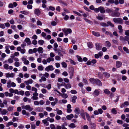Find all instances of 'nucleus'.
Returning a JSON list of instances; mask_svg holds the SVG:
<instances>
[{"label":"nucleus","mask_w":129,"mask_h":129,"mask_svg":"<svg viewBox=\"0 0 129 129\" xmlns=\"http://www.w3.org/2000/svg\"><path fill=\"white\" fill-rule=\"evenodd\" d=\"M80 112H81V110L79 108L76 107L75 108L74 112L76 114H79Z\"/></svg>","instance_id":"f3484780"},{"label":"nucleus","mask_w":129,"mask_h":129,"mask_svg":"<svg viewBox=\"0 0 129 129\" xmlns=\"http://www.w3.org/2000/svg\"><path fill=\"white\" fill-rule=\"evenodd\" d=\"M38 51L39 53H42L43 52V48L42 47H39L38 48Z\"/></svg>","instance_id":"c9c22d12"},{"label":"nucleus","mask_w":129,"mask_h":129,"mask_svg":"<svg viewBox=\"0 0 129 129\" xmlns=\"http://www.w3.org/2000/svg\"><path fill=\"white\" fill-rule=\"evenodd\" d=\"M107 24H108L109 25H110L111 27H114V25L110 21H108L107 22Z\"/></svg>","instance_id":"a19ab883"},{"label":"nucleus","mask_w":129,"mask_h":129,"mask_svg":"<svg viewBox=\"0 0 129 129\" xmlns=\"http://www.w3.org/2000/svg\"><path fill=\"white\" fill-rule=\"evenodd\" d=\"M33 82V81L31 79L24 81V83L27 85H28L29 84H31Z\"/></svg>","instance_id":"ddd939ff"},{"label":"nucleus","mask_w":129,"mask_h":129,"mask_svg":"<svg viewBox=\"0 0 129 129\" xmlns=\"http://www.w3.org/2000/svg\"><path fill=\"white\" fill-rule=\"evenodd\" d=\"M103 74L107 78H109L110 76V74L107 72H105L103 73Z\"/></svg>","instance_id":"cd10ccee"},{"label":"nucleus","mask_w":129,"mask_h":129,"mask_svg":"<svg viewBox=\"0 0 129 129\" xmlns=\"http://www.w3.org/2000/svg\"><path fill=\"white\" fill-rule=\"evenodd\" d=\"M61 96L64 99H66L68 97V95L66 93H61Z\"/></svg>","instance_id":"c85d7f7f"},{"label":"nucleus","mask_w":129,"mask_h":129,"mask_svg":"<svg viewBox=\"0 0 129 129\" xmlns=\"http://www.w3.org/2000/svg\"><path fill=\"white\" fill-rule=\"evenodd\" d=\"M38 43L39 44L42 45L44 43V41L43 40H41L38 41Z\"/></svg>","instance_id":"09e8293b"},{"label":"nucleus","mask_w":129,"mask_h":129,"mask_svg":"<svg viewBox=\"0 0 129 129\" xmlns=\"http://www.w3.org/2000/svg\"><path fill=\"white\" fill-rule=\"evenodd\" d=\"M104 92L107 94H110V92L107 89H105L104 90Z\"/></svg>","instance_id":"a18cd8bd"},{"label":"nucleus","mask_w":129,"mask_h":129,"mask_svg":"<svg viewBox=\"0 0 129 129\" xmlns=\"http://www.w3.org/2000/svg\"><path fill=\"white\" fill-rule=\"evenodd\" d=\"M6 78L11 77L13 78L14 77V75L13 73L10 74L9 73L6 74Z\"/></svg>","instance_id":"f8f14e48"},{"label":"nucleus","mask_w":129,"mask_h":129,"mask_svg":"<svg viewBox=\"0 0 129 129\" xmlns=\"http://www.w3.org/2000/svg\"><path fill=\"white\" fill-rule=\"evenodd\" d=\"M9 47L10 46L9 45H7L5 47V48L6 49L5 52L8 54H9L10 53V51L9 49Z\"/></svg>","instance_id":"4468645a"},{"label":"nucleus","mask_w":129,"mask_h":129,"mask_svg":"<svg viewBox=\"0 0 129 129\" xmlns=\"http://www.w3.org/2000/svg\"><path fill=\"white\" fill-rule=\"evenodd\" d=\"M70 92L72 94H76L77 93V91L75 90H71Z\"/></svg>","instance_id":"680f3d73"},{"label":"nucleus","mask_w":129,"mask_h":129,"mask_svg":"<svg viewBox=\"0 0 129 129\" xmlns=\"http://www.w3.org/2000/svg\"><path fill=\"white\" fill-rule=\"evenodd\" d=\"M42 122L44 124H46V126H48L49 125V124L48 122L46 119H44L42 120Z\"/></svg>","instance_id":"79ce46f5"},{"label":"nucleus","mask_w":129,"mask_h":129,"mask_svg":"<svg viewBox=\"0 0 129 129\" xmlns=\"http://www.w3.org/2000/svg\"><path fill=\"white\" fill-rule=\"evenodd\" d=\"M20 13H21L22 14H23L26 15H28L29 13L28 12L26 11H22L20 12Z\"/></svg>","instance_id":"72a5a7b5"},{"label":"nucleus","mask_w":129,"mask_h":129,"mask_svg":"<svg viewBox=\"0 0 129 129\" xmlns=\"http://www.w3.org/2000/svg\"><path fill=\"white\" fill-rule=\"evenodd\" d=\"M92 33L93 35L96 37H99L100 36V34L98 32L92 31Z\"/></svg>","instance_id":"5701e85b"},{"label":"nucleus","mask_w":129,"mask_h":129,"mask_svg":"<svg viewBox=\"0 0 129 129\" xmlns=\"http://www.w3.org/2000/svg\"><path fill=\"white\" fill-rule=\"evenodd\" d=\"M105 11L106 12L108 13H110L111 12H113V10L111 9H109L108 8H107L106 9Z\"/></svg>","instance_id":"e433bc0d"},{"label":"nucleus","mask_w":129,"mask_h":129,"mask_svg":"<svg viewBox=\"0 0 129 129\" xmlns=\"http://www.w3.org/2000/svg\"><path fill=\"white\" fill-rule=\"evenodd\" d=\"M112 41L113 44L117 45L118 44V42L117 40L115 39H113L112 40Z\"/></svg>","instance_id":"5fc2aeb1"},{"label":"nucleus","mask_w":129,"mask_h":129,"mask_svg":"<svg viewBox=\"0 0 129 129\" xmlns=\"http://www.w3.org/2000/svg\"><path fill=\"white\" fill-rule=\"evenodd\" d=\"M122 26L121 25H119L118 26V28L119 29V32L120 33H122L123 31V30L122 29Z\"/></svg>","instance_id":"aec40b11"},{"label":"nucleus","mask_w":129,"mask_h":129,"mask_svg":"<svg viewBox=\"0 0 129 129\" xmlns=\"http://www.w3.org/2000/svg\"><path fill=\"white\" fill-rule=\"evenodd\" d=\"M85 114L87 120L89 122H91V119L89 114L86 112H85Z\"/></svg>","instance_id":"f704fd0d"},{"label":"nucleus","mask_w":129,"mask_h":129,"mask_svg":"<svg viewBox=\"0 0 129 129\" xmlns=\"http://www.w3.org/2000/svg\"><path fill=\"white\" fill-rule=\"evenodd\" d=\"M32 44L34 45H36L37 44V41L35 40H34L32 41Z\"/></svg>","instance_id":"69168bd1"},{"label":"nucleus","mask_w":129,"mask_h":129,"mask_svg":"<svg viewBox=\"0 0 129 129\" xmlns=\"http://www.w3.org/2000/svg\"><path fill=\"white\" fill-rule=\"evenodd\" d=\"M96 79H94L93 78H91L89 79V81L91 83L94 84L95 83Z\"/></svg>","instance_id":"a878e982"},{"label":"nucleus","mask_w":129,"mask_h":129,"mask_svg":"<svg viewBox=\"0 0 129 129\" xmlns=\"http://www.w3.org/2000/svg\"><path fill=\"white\" fill-rule=\"evenodd\" d=\"M14 65L16 67H18L20 66V63L18 62H16L14 63Z\"/></svg>","instance_id":"bf43d9fd"},{"label":"nucleus","mask_w":129,"mask_h":129,"mask_svg":"<svg viewBox=\"0 0 129 129\" xmlns=\"http://www.w3.org/2000/svg\"><path fill=\"white\" fill-rule=\"evenodd\" d=\"M122 64L121 62L117 61L116 62V66L117 68H119L120 67Z\"/></svg>","instance_id":"2eb2a0df"},{"label":"nucleus","mask_w":129,"mask_h":129,"mask_svg":"<svg viewBox=\"0 0 129 129\" xmlns=\"http://www.w3.org/2000/svg\"><path fill=\"white\" fill-rule=\"evenodd\" d=\"M100 91L96 89L94 91L93 94L94 96H98L99 94Z\"/></svg>","instance_id":"a211bd4d"},{"label":"nucleus","mask_w":129,"mask_h":129,"mask_svg":"<svg viewBox=\"0 0 129 129\" xmlns=\"http://www.w3.org/2000/svg\"><path fill=\"white\" fill-rule=\"evenodd\" d=\"M34 12L37 16H39L41 13V11L39 9H36L34 10Z\"/></svg>","instance_id":"9b49d317"},{"label":"nucleus","mask_w":129,"mask_h":129,"mask_svg":"<svg viewBox=\"0 0 129 129\" xmlns=\"http://www.w3.org/2000/svg\"><path fill=\"white\" fill-rule=\"evenodd\" d=\"M88 47L90 48H92L93 46V44L91 42H88L87 43Z\"/></svg>","instance_id":"bb28decb"},{"label":"nucleus","mask_w":129,"mask_h":129,"mask_svg":"<svg viewBox=\"0 0 129 129\" xmlns=\"http://www.w3.org/2000/svg\"><path fill=\"white\" fill-rule=\"evenodd\" d=\"M76 57H77L78 60L79 62H82V58L80 56L78 55H77Z\"/></svg>","instance_id":"8fccbe9b"},{"label":"nucleus","mask_w":129,"mask_h":129,"mask_svg":"<svg viewBox=\"0 0 129 129\" xmlns=\"http://www.w3.org/2000/svg\"><path fill=\"white\" fill-rule=\"evenodd\" d=\"M98 86H100L102 85V84L101 82L99 79H97L95 81V83Z\"/></svg>","instance_id":"dca6fc26"},{"label":"nucleus","mask_w":129,"mask_h":129,"mask_svg":"<svg viewBox=\"0 0 129 129\" xmlns=\"http://www.w3.org/2000/svg\"><path fill=\"white\" fill-rule=\"evenodd\" d=\"M106 46L108 47H110L111 46V44L110 42L108 41H107L106 42Z\"/></svg>","instance_id":"3c124183"},{"label":"nucleus","mask_w":129,"mask_h":129,"mask_svg":"<svg viewBox=\"0 0 129 129\" xmlns=\"http://www.w3.org/2000/svg\"><path fill=\"white\" fill-rule=\"evenodd\" d=\"M19 55V53L18 52H15L14 53V55L11 57H12L14 58L16 56H18Z\"/></svg>","instance_id":"49530a36"},{"label":"nucleus","mask_w":129,"mask_h":129,"mask_svg":"<svg viewBox=\"0 0 129 129\" xmlns=\"http://www.w3.org/2000/svg\"><path fill=\"white\" fill-rule=\"evenodd\" d=\"M1 82L4 84L6 83V80L5 79H2L1 80Z\"/></svg>","instance_id":"6e6d98bb"},{"label":"nucleus","mask_w":129,"mask_h":129,"mask_svg":"<svg viewBox=\"0 0 129 129\" xmlns=\"http://www.w3.org/2000/svg\"><path fill=\"white\" fill-rule=\"evenodd\" d=\"M10 92L11 93H14L16 94H18L19 93V91L18 90H14L12 88H10L9 90Z\"/></svg>","instance_id":"9d476101"},{"label":"nucleus","mask_w":129,"mask_h":129,"mask_svg":"<svg viewBox=\"0 0 129 129\" xmlns=\"http://www.w3.org/2000/svg\"><path fill=\"white\" fill-rule=\"evenodd\" d=\"M7 111L6 109H4L1 112V113L2 115H4L6 114Z\"/></svg>","instance_id":"ea45409f"},{"label":"nucleus","mask_w":129,"mask_h":129,"mask_svg":"<svg viewBox=\"0 0 129 129\" xmlns=\"http://www.w3.org/2000/svg\"><path fill=\"white\" fill-rule=\"evenodd\" d=\"M25 41L28 45H29L31 44V41L29 38H26L25 39Z\"/></svg>","instance_id":"412c9836"},{"label":"nucleus","mask_w":129,"mask_h":129,"mask_svg":"<svg viewBox=\"0 0 129 129\" xmlns=\"http://www.w3.org/2000/svg\"><path fill=\"white\" fill-rule=\"evenodd\" d=\"M95 46L96 49L97 50L99 51L101 50L102 47V45L101 44L96 43L95 44Z\"/></svg>","instance_id":"20e7f679"},{"label":"nucleus","mask_w":129,"mask_h":129,"mask_svg":"<svg viewBox=\"0 0 129 129\" xmlns=\"http://www.w3.org/2000/svg\"><path fill=\"white\" fill-rule=\"evenodd\" d=\"M99 11L102 13H104L105 12V10L104 9L103 7H99Z\"/></svg>","instance_id":"6ab92c4d"},{"label":"nucleus","mask_w":129,"mask_h":129,"mask_svg":"<svg viewBox=\"0 0 129 129\" xmlns=\"http://www.w3.org/2000/svg\"><path fill=\"white\" fill-rule=\"evenodd\" d=\"M120 15V14L119 12H115L111 14V16L112 17H119Z\"/></svg>","instance_id":"39448f33"},{"label":"nucleus","mask_w":129,"mask_h":129,"mask_svg":"<svg viewBox=\"0 0 129 129\" xmlns=\"http://www.w3.org/2000/svg\"><path fill=\"white\" fill-rule=\"evenodd\" d=\"M69 73L70 74H71L72 76V74H73L74 73V69L72 67H71L69 69Z\"/></svg>","instance_id":"393cba45"},{"label":"nucleus","mask_w":129,"mask_h":129,"mask_svg":"<svg viewBox=\"0 0 129 129\" xmlns=\"http://www.w3.org/2000/svg\"><path fill=\"white\" fill-rule=\"evenodd\" d=\"M41 91L42 93L43 94L47 92V90L44 88H42L41 90Z\"/></svg>","instance_id":"13d9d810"},{"label":"nucleus","mask_w":129,"mask_h":129,"mask_svg":"<svg viewBox=\"0 0 129 129\" xmlns=\"http://www.w3.org/2000/svg\"><path fill=\"white\" fill-rule=\"evenodd\" d=\"M61 64L62 65L63 67L66 68L67 67V64L65 62H62Z\"/></svg>","instance_id":"de8ad7c7"},{"label":"nucleus","mask_w":129,"mask_h":129,"mask_svg":"<svg viewBox=\"0 0 129 129\" xmlns=\"http://www.w3.org/2000/svg\"><path fill=\"white\" fill-rule=\"evenodd\" d=\"M54 69L52 66H49L47 67L45 69V70L47 72H49L50 70L52 71Z\"/></svg>","instance_id":"0eeeda50"},{"label":"nucleus","mask_w":129,"mask_h":129,"mask_svg":"<svg viewBox=\"0 0 129 129\" xmlns=\"http://www.w3.org/2000/svg\"><path fill=\"white\" fill-rule=\"evenodd\" d=\"M13 122L12 121H10L7 123L6 125V126L9 127L10 126L12 125Z\"/></svg>","instance_id":"2f4dec72"},{"label":"nucleus","mask_w":129,"mask_h":129,"mask_svg":"<svg viewBox=\"0 0 129 129\" xmlns=\"http://www.w3.org/2000/svg\"><path fill=\"white\" fill-rule=\"evenodd\" d=\"M11 81L10 80H9L7 83V87L8 88H10L11 87Z\"/></svg>","instance_id":"4c0bfd02"},{"label":"nucleus","mask_w":129,"mask_h":129,"mask_svg":"<svg viewBox=\"0 0 129 129\" xmlns=\"http://www.w3.org/2000/svg\"><path fill=\"white\" fill-rule=\"evenodd\" d=\"M8 66H9L8 64H5L4 65V67L5 69L6 70H8L9 69Z\"/></svg>","instance_id":"338daca9"},{"label":"nucleus","mask_w":129,"mask_h":129,"mask_svg":"<svg viewBox=\"0 0 129 129\" xmlns=\"http://www.w3.org/2000/svg\"><path fill=\"white\" fill-rule=\"evenodd\" d=\"M123 49L127 53H129V50L126 47H124Z\"/></svg>","instance_id":"603ef678"},{"label":"nucleus","mask_w":129,"mask_h":129,"mask_svg":"<svg viewBox=\"0 0 129 129\" xmlns=\"http://www.w3.org/2000/svg\"><path fill=\"white\" fill-rule=\"evenodd\" d=\"M129 41V37L125 36L124 37V41Z\"/></svg>","instance_id":"774afa93"},{"label":"nucleus","mask_w":129,"mask_h":129,"mask_svg":"<svg viewBox=\"0 0 129 129\" xmlns=\"http://www.w3.org/2000/svg\"><path fill=\"white\" fill-rule=\"evenodd\" d=\"M81 112L80 115L81 116L83 119L85 120L86 119L85 117V112H84V111L82 109L81 110Z\"/></svg>","instance_id":"6e6552de"},{"label":"nucleus","mask_w":129,"mask_h":129,"mask_svg":"<svg viewBox=\"0 0 129 129\" xmlns=\"http://www.w3.org/2000/svg\"><path fill=\"white\" fill-rule=\"evenodd\" d=\"M62 30L66 36L69 33H71L72 32V30L70 28H63L62 29Z\"/></svg>","instance_id":"f03ea898"},{"label":"nucleus","mask_w":129,"mask_h":129,"mask_svg":"<svg viewBox=\"0 0 129 129\" xmlns=\"http://www.w3.org/2000/svg\"><path fill=\"white\" fill-rule=\"evenodd\" d=\"M50 127L51 129H56V128L55 125L53 124H51Z\"/></svg>","instance_id":"e2e57ef3"},{"label":"nucleus","mask_w":129,"mask_h":129,"mask_svg":"<svg viewBox=\"0 0 129 129\" xmlns=\"http://www.w3.org/2000/svg\"><path fill=\"white\" fill-rule=\"evenodd\" d=\"M72 102L73 103H74L76 102V100L77 99V97L76 96H75L72 98Z\"/></svg>","instance_id":"7c9ffc66"},{"label":"nucleus","mask_w":129,"mask_h":129,"mask_svg":"<svg viewBox=\"0 0 129 129\" xmlns=\"http://www.w3.org/2000/svg\"><path fill=\"white\" fill-rule=\"evenodd\" d=\"M64 87L66 89L70 88L71 87V84L69 83L66 84L65 83H64Z\"/></svg>","instance_id":"4be33fe9"},{"label":"nucleus","mask_w":129,"mask_h":129,"mask_svg":"<svg viewBox=\"0 0 129 129\" xmlns=\"http://www.w3.org/2000/svg\"><path fill=\"white\" fill-rule=\"evenodd\" d=\"M84 19L87 22L89 23L90 24H93L92 22L91 21L88 20L86 18H84Z\"/></svg>","instance_id":"473e14b6"},{"label":"nucleus","mask_w":129,"mask_h":129,"mask_svg":"<svg viewBox=\"0 0 129 129\" xmlns=\"http://www.w3.org/2000/svg\"><path fill=\"white\" fill-rule=\"evenodd\" d=\"M14 109V107L13 106H10L7 109V110L8 111H12Z\"/></svg>","instance_id":"c03bdc74"},{"label":"nucleus","mask_w":129,"mask_h":129,"mask_svg":"<svg viewBox=\"0 0 129 129\" xmlns=\"http://www.w3.org/2000/svg\"><path fill=\"white\" fill-rule=\"evenodd\" d=\"M58 1L59 3L62 5H63L66 6H67L68 5L67 3L63 2L61 0H58Z\"/></svg>","instance_id":"37998d69"},{"label":"nucleus","mask_w":129,"mask_h":129,"mask_svg":"<svg viewBox=\"0 0 129 129\" xmlns=\"http://www.w3.org/2000/svg\"><path fill=\"white\" fill-rule=\"evenodd\" d=\"M113 21L115 23L120 24H122L123 22V20L120 18H114L113 19Z\"/></svg>","instance_id":"f257e3e1"},{"label":"nucleus","mask_w":129,"mask_h":129,"mask_svg":"<svg viewBox=\"0 0 129 129\" xmlns=\"http://www.w3.org/2000/svg\"><path fill=\"white\" fill-rule=\"evenodd\" d=\"M74 117V115L73 114H71L69 115H67L66 117L69 120H70Z\"/></svg>","instance_id":"b1692460"},{"label":"nucleus","mask_w":129,"mask_h":129,"mask_svg":"<svg viewBox=\"0 0 129 129\" xmlns=\"http://www.w3.org/2000/svg\"><path fill=\"white\" fill-rule=\"evenodd\" d=\"M100 24L103 27H108V25L105 22H101Z\"/></svg>","instance_id":"c756f323"},{"label":"nucleus","mask_w":129,"mask_h":129,"mask_svg":"<svg viewBox=\"0 0 129 129\" xmlns=\"http://www.w3.org/2000/svg\"><path fill=\"white\" fill-rule=\"evenodd\" d=\"M22 109L28 110L29 111H31L33 110V108H31L29 105H27L26 106L23 105L22 106Z\"/></svg>","instance_id":"7ed1b4c3"},{"label":"nucleus","mask_w":129,"mask_h":129,"mask_svg":"<svg viewBox=\"0 0 129 129\" xmlns=\"http://www.w3.org/2000/svg\"><path fill=\"white\" fill-rule=\"evenodd\" d=\"M55 59L57 60H60L61 59V58L59 56L57 55L55 56Z\"/></svg>","instance_id":"052dcab7"},{"label":"nucleus","mask_w":129,"mask_h":129,"mask_svg":"<svg viewBox=\"0 0 129 129\" xmlns=\"http://www.w3.org/2000/svg\"><path fill=\"white\" fill-rule=\"evenodd\" d=\"M38 93L37 92H35L33 94V96L31 97V99L34 100H37L38 99Z\"/></svg>","instance_id":"423d86ee"},{"label":"nucleus","mask_w":129,"mask_h":129,"mask_svg":"<svg viewBox=\"0 0 129 129\" xmlns=\"http://www.w3.org/2000/svg\"><path fill=\"white\" fill-rule=\"evenodd\" d=\"M125 35L127 36H129V30H125Z\"/></svg>","instance_id":"0e129e2a"},{"label":"nucleus","mask_w":129,"mask_h":129,"mask_svg":"<svg viewBox=\"0 0 129 129\" xmlns=\"http://www.w3.org/2000/svg\"><path fill=\"white\" fill-rule=\"evenodd\" d=\"M38 69L39 71H42L43 69V67L42 66H39L38 67Z\"/></svg>","instance_id":"864d4df0"},{"label":"nucleus","mask_w":129,"mask_h":129,"mask_svg":"<svg viewBox=\"0 0 129 129\" xmlns=\"http://www.w3.org/2000/svg\"><path fill=\"white\" fill-rule=\"evenodd\" d=\"M112 112L114 114H117V112L116 110L114 109H112L111 110Z\"/></svg>","instance_id":"4d7b16f0"},{"label":"nucleus","mask_w":129,"mask_h":129,"mask_svg":"<svg viewBox=\"0 0 129 129\" xmlns=\"http://www.w3.org/2000/svg\"><path fill=\"white\" fill-rule=\"evenodd\" d=\"M68 126L71 128H75L76 127L75 124L73 123H71L70 125H68Z\"/></svg>","instance_id":"58836bf2"},{"label":"nucleus","mask_w":129,"mask_h":129,"mask_svg":"<svg viewBox=\"0 0 129 129\" xmlns=\"http://www.w3.org/2000/svg\"><path fill=\"white\" fill-rule=\"evenodd\" d=\"M59 49L58 51V52L60 51L62 52V53L63 54H66V50L62 48V47L61 46H59Z\"/></svg>","instance_id":"1a4fd4ad"}]
</instances>
